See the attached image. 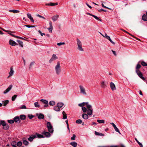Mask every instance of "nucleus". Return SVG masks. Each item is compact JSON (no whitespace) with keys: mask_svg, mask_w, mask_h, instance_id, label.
<instances>
[{"mask_svg":"<svg viewBox=\"0 0 147 147\" xmlns=\"http://www.w3.org/2000/svg\"><path fill=\"white\" fill-rule=\"evenodd\" d=\"M55 69L56 74L57 75H59L61 72V69L60 62L59 61L57 62L56 65L55 67Z\"/></svg>","mask_w":147,"mask_h":147,"instance_id":"f257e3e1","label":"nucleus"},{"mask_svg":"<svg viewBox=\"0 0 147 147\" xmlns=\"http://www.w3.org/2000/svg\"><path fill=\"white\" fill-rule=\"evenodd\" d=\"M86 107L87 109L86 111L87 114L89 115H91L93 112V109L92 105L89 104H88L86 105Z\"/></svg>","mask_w":147,"mask_h":147,"instance_id":"f03ea898","label":"nucleus"},{"mask_svg":"<svg viewBox=\"0 0 147 147\" xmlns=\"http://www.w3.org/2000/svg\"><path fill=\"white\" fill-rule=\"evenodd\" d=\"M77 44L78 46V49L80 51H84V50L82 48V42L78 38L77 39Z\"/></svg>","mask_w":147,"mask_h":147,"instance_id":"7ed1b4c3","label":"nucleus"},{"mask_svg":"<svg viewBox=\"0 0 147 147\" xmlns=\"http://www.w3.org/2000/svg\"><path fill=\"white\" fill-rule=\"evenodd\" d=\"M47 127L48 131L50 133L53 132V128L50 122H48L47 123Z\"/></svg>","mask_w":147,"mask_h":147,"instance_id":"20e7f679","label":"nucleus"},{"mask_svg":"<svg viewBox=\"0 0 147 147\" xmlns=\"http://www.w3.org/2000/svg\"><path fill=\"white\" fill-rule=\"evenodd\" d=\"M79 88L80 93L84 95H86V91L84 87L82 85H80L79 86Z\"/></svg>","mask_w":147,"mask_h":147,"instance_id":"39448f33","label":"nucleus"},{"mask_svg":"<svg viewBox=\"0 0 147 147\" xmlns=\"http://www.w3.org/2000/svg\"><path fill=\"white\" fill-rule=\"evenodd\" d=\"M58 59V57L55 54H53L52 56V57L51 59L49 61V63H52L53 61L56 60Z\"/></svg>","mask_w":147,"mask_h":147,"instance_id":"423d86ee","label":"nucleus"},{"mask_svg":"<svg viewBox=\"0 0 147 147\" xmlns=\"http://www.w3.org/2000/svg\"><path fill=\"white\" fill-rule=\"evenodd\" d=\"M136 71L137 74L140 78L143 80H145L144 77L143 76L142 73L140 71L136 70Z\"/></svg>","mask_w":147,"mask_h":147,"instance_id":"0eeeda50","label":"nucleus"},{"mask_svg":"<svg viewBox=\"0 0 147 147\" xmlns=\"http://www.w3.org/2000/svg\"><path fill=\"white\" fill-rule=\"evenodd\" d=\"M42 134L45 136V137L47 138H49L51 136V134L49 132L44 131L42 133Z\"/></svg>","mask_w":147,"mask_h":147,"instance_id":"6e6552de","label":"nucleus"},{"mask_svg":"<svg viewBox=\"0 0 147 147\" xmlns=\"http://www.w3.org/2000/svg\"><path fill=\"white\" fill-rule=\"evenodd\" d=\"M49 25L50 27L47 28V29L49 31V32H50L51 33H52V30L53 29V26L52 23L51 21H50L49 22Z\"/></svg>","mask_w":147,"mask_h":147,"instance_id":"1a4fd4ad","label":"nucleus"},{"mask_svg":"<svg viewBox=\"0 0 147 147\" xmlns=\"http://www.w3.org/2000/svg\"><path fill=\"white\" fill-rule=\"evenodd\" d=\"M12 86H13L12 85H10L4 91L3 93L4 94H6L9 92L11 89Z\"/></svg>","mask_w":147,"mask_h":147,"instance_id":"9d476101","label":"nucleus"},{"mask_svg":"<svg viewBox=\"0 0 147 147\" xmlns=\"http://www.w3.org/2000/svg\"><path fill=\"white\" fill-rule=\"evenodd\" d=\"M12 86H13L12 85H10L4 91L3 93L4 94H6L9 92L11 89Z\"/></svg>","mask_w":147,"mask_h":147,"instance_id":"9b49d317","label":"nucleus"},{"mask_svg":"<svg viewBox=\"0 0 147 147\" xmlns=\"http://www.w3.org/2000/svg\"><path fill=\"white\" fill-rule=\"evenodd\" d=\"M36 116H37L39 119H43L44 118V115L41 113H37L36 114Z\"/></svg>","mask_w":147,"mask_h":147,"instance_id":"f8f14e48","label":"nucleus"},{"mask_svg":"<svg viewBox=\"0 0 147 147\" xmlns=\"http://www.w3.org/2000/svg\"><path fill=\"white\" fill-rule=\"evenodd\" d=\"M113 126V127L115 130L117 132H118L120 134H121L120 131H119V129H118L117 127L116 126V125L114 124V123H110Z\"/></svg>","mask_w":147,"mask_h":147,"instance_id":"ddd939ff","label":"nucleus"},{"mask_svg":"<svg viewBox=\"0 0 147 147\" xmlns=\"http://www.w3.org/2000/svg\"><path fill=\"white\" fill-rule=\"evenodd\" d=\"M100 86L103 88H105L107 86V85L106 82L103 81L100 83Z\"/></svg>","mask_w":147,"mask_h":147,"instance_id":"4468645a","label":"nucleus"},{"mask_svg":"<svg viewBox=\"0 0 147 147\" xmlns=\"http://www.w3.org/2000/svg\"><path fill=\"white\" fill-rule=\"evenodd\" d=\"M9 44L10 45L13 46L18 45V44L17 43H16L15 42L11 39H10L9 40Z\"/></svg>","mask_w":147,"mask_h":147,"instance_id":"2eb2a0df","label":"nucleus"},{"mask_svg":"<svg viewBox=\"0 0 147 147\" xmlns=\"http://www.w3.org/2000/svg\"><path fill=\"white\" fill-rule=\"evenodd\" d=\"M110 86L111 89L112 90H114L116 89L115 84L112 82H111L110 83Z\"/></svg>","mask_w":147,"mask_h":147,"instance_id":"dca6fc26","label":"nucleus"},{"mask_svg":"<svg viewBox=\"0 0 147 147\" xmlns=\"http://www.w3.org/2000/svg\"><path fill=\"white\" fill-rule=\"evenodd\" d=\"M27 15L28 17L30 19V21L33 23H34V20L33 18L32 17L31 14L29 13H27Z\"/></svg>","mask_w":147,"mask_h":147,"instance_id":"f3484780","label":"nucleus"},{"mask_svg":"<svg viewBox=\"0 0 147 147\" xmlns=\"http://www.w3.org/2000/svg\"><path fill=\"white\" fill-rule=\"evenodd\" d=\"M59 15H56L51 17V18L55 22L59 18Z\"/></svg>","mask_w":147,"mask_h":147,"instance_id":"a211bd4d","label":"nucleus"},{"mask_svg":"<svg viewBox=\"0 0 147 147\" xmlns=\"http://www.w3.org/2000/svg\"><path fill=\"white\" fill-rule=\"evenodd\" d=\"M36 138V135H32L28 138V140L30 142H32L33 139Z\"/></svg>","mask_w":147,"mask_h":147,"instance_id":"6ab92c4d","label":"nucleus"},{"mask_svg":"<svg viewBox=\"0 0 147 147\" xmlns=\"http://www.w3.org/2000/svg\"><path fill=\"white\" fill-rule=\"evenodd\" d=\"M88 104V102H83L82 103L78 104V106L80 107H84L85 105H87V104Z\"/></svg>","mask_w":147,"mask_h":147,"instance_id":"aec40b11","label":"nucleus"},{"mask_svg":"<svg viewBox=\"0 0 147 147\" xmlns=\"http://www.w3.org/2000/svg\"><path fill=\"white\" fill-rule=\"evenodd\" d=\"M14 73V71L13 70V67H11L10 68V71L9 73V77L11 76Z\"/></svg>","mask_w":147,"mask_h":147,"instance_id":"412c9836","label":"nucleus"},{"mask_svg":"<svg viewBox=\"0 0 147 147\" xmlns=\"http://www.w3.org/2000/svg\"><path fill=\"white\" fill-rule=\"evenodd\" d=\"M82 117L83 119H87L88 118V115L86 113L83 114L82 115Z\"/></svg>","mask_w":147,"mask_h":147,"instance_id":"4be33fe9","label":"nucleus"},{"mask_svg":"<svg viewBox=\"0 0 147 147\" xmlns=\"http://www.w3.org/2000/svg\"><path fill=\"white\" fill-rule=\"evenodd\" d=\"M3 104L4 106H6L9 103V101L8 100H5L2 101Z\"/></svg>","mask_w":147,"mask_h":147,"instance_id":"5701e85b","label":"nucleus"},{"mask_svg":"<svg viewBox=\"0 0 147 147\" xmlns=\"http://www.w3.org/2000/svg\"><path fill=\"white\" fill-rule=\"evenodd\" d=\"M142 20L145 21H147V15L145 14H144L142 17Z\"/></svg>","mask_w":147,"mask_h":147,"instance_id":"b1692460","label":"nucleus"},{"mask_svg":"<svg viewBox=\"0 0 147 147\" xmlns=\"http://www.w3.org/2000/svg\"><path fill=\"white\" fill-rule=\"evenodd\" d=\"M9 11L10 12H13L14 13H19L20 11L18 10H9Z\"/></svg>","mask_w":147,"mask_h":147,"instance_id":"393cba45","label":"nucleus"},{"mask_svg":"<svg viewBox=\"0 0 147 147\" xmlns=\"http://www.w3.org/2000/svg\"><path fill=\"white\" fill-rule=\"evenodd\" d=\"M64 104L63 103L61 102H58L57 105L58 106L59 108L62 107L63 106Z\"/></svg>","mask_w":147,"mask_h":147,"instance_id":"a878e982","label":"nucleus"},{"mask_svg":"<svg viewBox=\"0 0 147 147\" xmlns=\"http://www.w3.org/2000/svg\"><path fill=\"white\" fill-rule=\"evenodd\" d=\"M20 119V118L18 116H16L13 118L14 121L15 122H17Z\"/></svg>","mask_w":147,"mask_h":147,"instance_id":"bb28decb","label":"nucleus"},{"mask_svg":"<svg viewBox=\"0 0 147 147\" xmlns=\"http://www.w3.org/2000/svg\"><path fill=\"white\" fill-rule=\"evenodd\" d=\"M19 118L21 120H24L26 118V116L24 115H22L20 116Z\"/></svg>","mask_w":147,"mask_h":147,"instance_id":"cd10ccee","label":"nucleus"},{"mask_svg":"<svg viewBox=\"0 0 147 147\" xmlns=\"http://www.w3.org/2000/svg\"><path fill=\"white\" fill-rule=\"evenodd\" d=\"M70 144L74 147H76L77 145V143L74 142H71Z\"/></svg>","mask_w":147,"mask_h":147,"instance_id":"c85d7f7f","label":"nucleus"},{"mask_svg":"<svg viewBox=\"0 0 147 147\" xmlns=\"http://www.w3.org/2000/svg\"><path fill=\"white\" fill-rule=\"evenodd\" d=\"M95 134L97 136H104V134L102 133L98 132L96 131H95Z\"/></svg>","mask_w":147,"mask_h":147,"instance_id":"c756f323","label":"nucleus"},{"mask_svg":"<svg viewBox=\"0 0 147 147\" xmlns=\"http://www.w3.org/2000/svg\"><path fill=\"white\" fill-rule=\"evenodd\" d=\"M62 114L63 115V119H67V114L64 111H63L62 112Z\"/></svg>","mask_w":147,"mask_h":147,"instance_id":"7c9ffc66","label":"nucleus"},{"mask_svg":"<svg viewBox=\"0 0 147 147\" xmlns=\"http://www.w3.org/2000/svg\"><path fill=\"white\" fill-rule=\"evenodd\" d=\"M54 109L57 111H59L60 110L59 108L57 105L54 107Z\"/></svg>","mask_w":147,"mask_h":147,"instance_id":"2f4dec72","label":"nucleus"},{"mask_svg":"<svg viewBox=\"0 0 147 147\" xmlns=\"http://www.w3.org/2000/svg\"><path fill=\"white\" fill-rule=\"evenodd\" d=\"M40 101L44 104H47L48 103V101L42 99H41Z\"/></svg>","mask_w":147,"mask_h":147,"instance_id":"473e14b6","label":"nucleus"},{"mask_svg":"<svg viewBox=\"0 0 147 147\" xmlns=\"http://www.w3.org/2000/svg\"><path fill=\"white\" fill-rule=\"evenodd\" d=\"M36 137H37L38 138H44L45 137L42 134H36Z\"/></svg>","mask_w":147,"mask_h":147,"instance_id":"72a5a7b5","label":"nucleus"},{"mask_svg":"<svg viewBox=\"0 0 147 147\" xmlns=\"http://www.w3.org/2000/svg\"><path fill=\"white\" fill-rule=\"evenodd\" d=\"M17 41L19 43V45L21 47H23V44L22 41L19 40H17Z\"/></svg>","mask_w":147,"mask_h":147,"instance_id":"f704fd0d","label":"nucleus"},{"mask_svg":"<svg viewBox=\"0 0 147 147\" xmlns=\"http://www.w3.org/2000/svg\"><path fill=\"white\" fill-rule=\"evenodd\" d=\"M50 105L51 106H54L55 105V102L54 101H51L49 102Z\"/></svg>","mask_w":147,"mask_h":147,"instance_id":"c9c22d12","label":"nucleus"},{"mask_svg":"<svg viewBox=\"0 0 147 147\" xmlns=\"http://www.w3.org/2000/svg\"><path fill=\"white\" fill-rule=\"evenodd\" d=\"M34 106L36 107L39 108L40 107V105L38 102H36L34 103Z\"/></svg>","mask_w":147,"mask_h":147,"instance_id":"e433bc0d","label":"nucleus"},{"mask_svg":"<svg viewBox=\"0 0 147 147\" xmlns=\"http://www.w3.org/2000/svg\"><path fill=\"white\" fill-rule=\"evenodd\" d=\"M97 121L100 123H104L105 121L103 120H97Z\"/></svg>","mask_w":147,"mask_h":147,"instance_id":"4c0bfd02","label":"nucleus"},{"mask_svg":"<svg viewBox=\"0 0 147 147\" xmlns=\"http://www.w3.org/2000/svg\"><path fill=\"white\" fill-rule=\"evenodd\" d=\"M3 128L4 129L7 130L9 129V126L8 125L6 124L5 126H3Z\"/></svg>","mask_w":147,"mask_h":147,"instance_id":"58836bf2","label":"nucleus"},{"mask_svg":"<svg viewBox=\"0 0 147 147\" xmlns=\"http://www.w3.org/2000/svg\"><path fill=\"white\" fill-rule=\"evenodd\" d=\"M82 109L84 113H86L87 111V108L85 107H82Z\"/></svg>","mask_w":147,"mask_h":147,"instance_id":"ea45409f","label":"nucleus"},{"mask_svg":"<svg viewBox=\"0 0 147 147\" xmlns=\"http://www.w3.org/2000/svg\"><path fill=\"white\" fill-rule=\"evenodd\" d=\"M141 67V65L140 64H138L136 67V70L140 71L138 69L140 68Z\"/></svg>","mask_w":147,"mask_h":147,"instance_id":"a19ab883","label":"nucleus"},{"mask_svg":"<svg viewBox=\"0 0 147 147\" xmlns=\"http://www.w3.org/2000/svg\"><path fill=\"white\" fill-rule=\"evenodd\" d=\"M101 35L104 37L106 38L107 39H108L110 37L108 36L106 33H105L104 35H103L101 34Z\"/></svg>","mask_w":147,"mask_h":147,"instance_id":"79ce46f5","label":"nucleus"},{"mask_svg":"<svg viewBox=\"0 0 147 147\" xmlns=\"http://www.w3.org/2000/svg\"><path fill=\"white\" fill-rule=\"evenodd\" d=\"M76 122L78 124H81L82 123V121L80 119H79L78 120H77Z\"/></svg>","mask_w":147,"mask_h":147,"instance_id":"37998d69","label":"nucleus"},{"mask_svg":"<svg viewBox=\"0 0 147 147\" xmlns=\"http://www.w3.org/2000/svg\"><path fill=\"white\" fill-rule=\"evenodd\" d=\"M141 63L143 66H147V63L144 61H142Z\"/></svg>","mask_w":147,"mask_h":147,"instance_id":"c03bdc74","label":"nucleus"},{"mask_svg":"<svg viewBox=\"0 0 147 147\" xmlns=\"http://www.w3.org/2000/svg\"><path fill=\"white\" fill-rule=\"evenodd\" d=\"M92 16H93L94 18L96 19L97 20H98L100 21H101V20L99 19V18L97 16L93 15H92Z\"/></svg>","mask_w":147,"mask_h":147,"instance_id":"a18cd8bd","label":"nucleus"},{"mask_svg":"<svg viewBox=\"0 0 147 147\" xmlns=\"http://www.w3.org/2000/svg\"><path fill=\"white\" fill-rule=\"evenodd\" d=\"M22 144V143L21 142L19 141L16 143L17 145L18 146H20Z\"/></svg>","mask_w":147,"mask_h":147,"instance_id":"49530a36","label":"nucleus"},{"mask_svg":"<svg viewBox=\"0 0 147 147\" xmlns=\"http://www.w3.org/2000/svg\"><path fill=\"white\" fill-rule=\"evenodd\" d=\"M28 142L26 140H24L23 141V144L26 146H27L28 144Z\"/></svg>","mask_w":147,"mask_h":147,"instance_id":"de8ad7c7","label":"nucleus"},{"mask_svg":"<svg viewBox=\"0 0 147 147\" xmlns=\"http://www.w3.org/2000/svg\"><path fill=\"white\" fill-rule=\"evenodd\" d=\"M1 124L3 126H5L6 124L5 122L4 121H1Z\"/></svg>","mask_w":147,"mask_h":147,"instance_id":"09e8293b","label":"nucleus"},{"mask_svg":"<svg viewBox=\"0 0 147 147\" xmlns=\"http://www.w3.org/2000/svg\"><path fill=\"white\" fill-rule=\"evenodd\" d=\"M11 145L12 146H16V142L15 141H13L11 142Z\"/></svg>","mask_w":147,"mask_h":147,"instance_id":"8fccbe9b","label":"nucleus"},{"mask_svg":"<svg viewBox=\"0 0 147 147\" xmlns=\"http://www.w3.org/2000/svg\"><path fill=\"white\" fill-rule=\"evenodd\" d=\"M58 4V3H50V6H53L57 5Z\"/></svg>","mask_w":147,"mask_h":147,"instance_id":"3c124183","label":"nucleus"},{"mask_svg":"<svg viewBox=\"0 0 147 147\" xmlns=\"http://www.w3.org/2000/svg\"><path fill=\"white\" fill-rule=\"evenodd\" d=\"M17 96L16 95H13L12 97V101H14L16 99V98L17 97Z\"/></svg>","mask_w":147,"mask_h":147,"instance_id":"603ef678","label":"nucleus"},{"mask_svg":"<svg viewBox=\"0 0 147 147\" xmlns=\"http://www.w3.org/2000/svg\"><path fill=\"white\" fill-rule=\"evenodd\" d=\"M65 122L67 124V127L68 129L69 130V132L70 130H69V124H68V120H67L65 121Z\"/></svg>","mask_w":147,"mask_h":147,"instance_id":"864d4df0","label":"nucleus"},{"mask_svg":"<svg viewBox=\"0 0 147 147\" xmlns=\"http://www.w3.org/2000/svg\"><path fill=\"white\" fill-rule=\"evenodd\" d=\"M7 122L8 123L10 124L13 123L14 122L13 120H7Z\"/></svg>","mask_w":147,"mask_h":147,"instance_id":"5fc2aeb1","label":"nucleus"},{"mask_svg":"<svg viewBox=\"0 0 147 147\" xmlns=\"http://www.w3.org/2000/svg\"><path fill=\"white\" fill-rule=\"evenodd\" d=\"M65 44V43L64 42H59L57 43V45L58 46H61V45H64Z\"/></svg>","mask_w":147,"mask_h":147,"instance_id":"6e6d98bb","label":"nucleus"},{"mask_svg":"<svg viewBox=\"0 0 147 147\" xmlns=\"http://www.w3.org/2000/svg\"><path fill=\"white\" fill-rule=\"evenodd\" d=\"M101 5H102V7H103L104 8H107V9H111L110 8H109V7H106V6H105L104 5V4H103V3L101 4Z\"/></svg>","mask_w":147,"mask_h":147,"instance_id":"4d7b16f0","label":"nucleus"},{"mask_svg":"<svg viewBox=\"0 0 147 147\" xmlns=\"http://www.w3.org/2000/svg\"><path fill=\"white\" fill-rule=\"evenodd\" d=\"M76 137V135L74 134L73 135V136L72 137H71V140H75V138Z\"/></svg>","mask_w":147,"mask_h":147,"instance_id":"13d9d810","label":"nucleus"},{"mask_svg":"<svg viewBox=\"0 0 147 147\" xmlns=\"http://www.w3.org/2000/svg\"><path fill=\"white\" fill-rule=\"evenodd\" d=\"M27 108L26 107V106L25 105H23L21 107H20V109H26Z\"/></svg>","mask_w":147,"mask_h":147,"instance_id":"bf43d9fd","label":"nucleus"},{"mask_svg":"<svg viewBox=\"0 0 147 147\" xmlns=\"http://www.w3.org/2000/svg\"><path fill=\"white\" fill-rule=\"evenodd\" d=\"M37 16L40 18H42L44 19H45V17H44L43 16H41L39 14H38L37 15Z\"/></svg>","mask_w":147,"mask_h":147,"instance_id":"052dcab7","label":"nucleus"},{"mask_svg":"<svg viewBox=\"0 0 147 147\" xmlns=\"http://www.w3.org/2000/svg\"><path fill=\"white\" fill-rule=\"evenodd\" d=\"M49 107V104L48 103L47 104H45V105L44 106V109H45L46 107Z\"/></svg>","mask_w":147,"mask_h":147,"instance_id":"680f3d73","label":"nucleus"},{"mask_svg":"<svg viewBox=\"0 0 147 147\" xmlns=\"http://www.w3.org/2000/svg\"><path fill=\"white\" fill-rule=\"evenodd\" d=\"M98 11L99 12H101L102 11H104L105 12H106L107 11L106 10H104V9H99V10H98Z\"/></svg>","mask_w":147,"mask_h":147,"instance_id":"e2e57ef3","label":"nucleus"},{"mask_svg":"<svg viewBox=\"0 0 147 147\" xmlns=\"http://www.w3.org/2000/svg\"><path fill=\"white\" fill-rule=\"evenodd\" d=\"M8 34H10L11 36H12L13 37H14L15 38L18 37H17V36H15L12 34H11V33H8Z\"/></svg>","mask_w":147,"mask_h":147,"instance_id":"0e129e2a","label":"nucleus"},{"mask_svg":"<svg viewBox=\"0 0 147 147\" xmlns=\"http://www.w3.org/2000/svg\"><path fill=\"white\" fill-rule=\"evenodd\" d=\"M28 117L30 119H31L34 117V116L32 115H28Z\"/></svg>","mask_w":147,"mask_h":147,"instance_id":"69168bd1","label":"nucleus"},{"mask_svg":"<svg viewBox=\"0 0 147 147\" xmlns=\"http://www.w3.org/2000/svg\"><path fill=\"white\" fill-rule=\"evenodd\" d=\"M86 5L90 9H91L92 8V7L91 6H90V5H89V4L87 3H86Z\"/></svg>","mask_w":147,"mask_h":147,"instance_id":"338daca9","label":"nucleus"},{"mask_svg":"<svg viewBox=\"0 0 147 147\" xmlns=\"http://www.w3.org/2000/svg\"><path fill=\"white\" fill-rule=\"evenodd\" d=\"M138 144H139V146L140 147H143V145H142V144L140 142H139V143H138Z\"/></svg>","mask_w":147,"mask_h":147,"instance_id":"774afa93","label":"nucleus"}]
</instances>
